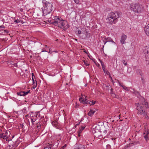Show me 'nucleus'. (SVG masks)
Listing matches in <instances>:
<instances>
[{"label":"nucleus","mask_w":149,"mask_h":149,"mask_svg":"<svg viewBox=\"0 0 149 149\" xmlns=\"http://www.w3.org/2000/svg\"><path fill=\"white\" fill-rule=\"evenodd\" d=\"M86 96L85 97V99H84V97H81L79 98V101L81 103H83L84 104H87L88 103H90L91 102L90 101H88L86 98Z\"/></svg>","instance_id":"nucleus-6"},{"label":"nucleus","mask_w":149,"mask_h":149,"mask_svg":"<svg viewBox=\"0 0 149 149\" xmlns=\"http://www.w3.org/2000/svg\"><path fill=\"white\" fill-rule=\"evenodd\" d=\"M122 87H123V88L124 89V90H125L126 91H129V88L128 87H127L125 86L124 85H123L122 86Z\"/></svg>","instance_id":"nucleus-17"},{"label":"nucleus","mask_w":149,"mask_h":149,"mask_svg":"<svg viewBox=\"0 0 149 149\" xmlns=\"http://www.w3.org/2000/svg\"><path fill=\"white\" fill-rule=\"evenodd\" d=\"M138 71H139L140 72V71H140V70H138Z\"/></svg>","instance_id":"nucleus-44"},{"label":"nucleus","mask_w":149,"mask_h":149,"mask_svg":"<svg viewBox=\"0 0 149 149\" xmlns=\"http://www.w3.org/2000/svg\"><path fill=\"white\" fill-rule=\"evenodd\" d=\"M143 116L146 119L148 118V116L147 115V113L146 112L144 111L143 112Z\"/></svg>","instance_id":"nucleus-13"},{"label":"nucleus","mask_w":149,"mask_h":149,"mask_svg":"<svg viewBox=\"0 0 149 149\" xmlns=\"http://www.w3.org/2000/svg\"><path fill=\"white\" fill-rule=\"evenodd\" d=\"M51 23L60 27H64L65 26L67 22L60 17L56 16L54 17L53 21Z\"/></svg>","instance_id":"nucleus-3"},{"label":"nucleus","mask_w":149,"mask_h":149,"mask_svg":"<svg viewBox=\"0 0 149 149\" xmlns=\"http://www.w3.org/2000/svg\"><path fill=\"white\" fill-rule=\"evenodd\" d=\"M119 85L120 86H122L123 85H122L120 83H119Z\"/></svg>","instance_id":"nucleus-37"},{"label":"nucleus","mask_w":149,"mask_h":149,"mask_svg":"<svg viewBox=\"0 0 149 149\" xmlns=\"http://www.w3.org/2000/svg\"><path fill=\"white\" fill-rule=\"evenodd\" d=\"M85 35L87 36H86V37L87 38H88V37H87V32L86 33Z\"/></svg>","instance_id":"nucleus-39"},{"label":"nucleus","mask_w":149,"mask_h":149,"mask_svg":"<svg viewBox=\"0 0 149 149\" xmlns=\"http://www.w3.org/2000/svg\"><path fill=\"white\" fill-rule=\"evenodd\" d=\"M122 61L124 65H127V62L125 60H123Z\"/></svg>","instance_id":"nucleus-24"},{"label":"nucleus","mask_w":149,"mask_h":149,"mask_svg":"<svg viewBox=\"0 0 149 149\" xmlns=\"http://www.w3.org/2000/svg\"><path fill=\"white\" fill-rule=\"evenodd\" d=\"M95 112V111H93L92 110H91L88 113V115L91 116L93 115Z\"/></svg>","instance_id":"nucleus-11"},{"label":"nucleus","mask_w":149,"mask_h":149,"mask_svg":"<svg viewBox=\"0 0 149 149\" xmlns=\"http://www.w3.org/2000/svg\"><path fill=\"white\" fill-rule=\"evenodd\" d=\"M47 52V51H42V52Z\"/></svg>","instance_id":"nucleus-42"},{"label":"nucleus","mask_w":149,"mask_h":149,"mask_svg":"<svg viewBox=\"0 0 149 149\" xmlns=\"http://www.w3.org/2000/svg\"><path fill=\"white\" fill-rule=\"evenodd\" d=\"M4 31L5 32H6V33H8V31H6V30H5Z\"/></svg>","instance_id":"nucleus-36"},{"label":"nucleus","mask_w":149,"mask_h":149,"mask_svg":"<svg viewBox=\"0 0 149 149\" xmlns=\"http://www.w3.org/2000/svg\"><path fill=\"white\" fill-rule=\"evenodd\" d=\"M42 7L41 8L43 15H47L49 14L53 10V5L52 3L45 0H42Z\"/></svg>","instance_id":"nucleus-1"},{"label":"nucleus","mask_w":149,"mask_h":149,"mask_svg":"<svg viewBox=\"0 0 149 149\" xmlns=\"http://www.w3.org/2000/svg\"><path fill=\"white\" fill-rule=\"evenodd\" d=\"M0 137L1 138H3V133H2L0 134Z\"/></svg>","instance_id":"nucleus-27"},{"label":"nucleus","mask_w":149,"mask_h":149,"mask_svg":"<svg viewBox=\"0 0 149 149\" xmlns=\"http://www.w3.org/2000/svg\"><path fill=\"white\" fill-rule=\"evenodd\" d=\"M22 126V127H23V126H24V125H21Z\"/></svg>","instance_id":"nucleus-41"},{"label":"nucleus","mask_w":149,"mask_h":149,"mask_svg":"<svg viewBox=\"0 0 149 149\" xmlns=\"http://www.w3.org/2000/svg\"><path fill=\"white\" fill-rule=\"evenodd\" d=\"M78 33L79 34H80L81 33V31L80 30H79L78 31Z\"/></svg>","instance_id":"nucleus-33"},{"label":"nucleus","mask_w":149,"mask_h":149,"mask_svg":"<svg viewBox=\"0 0 149 149\" xmlns=\"http://www.w3.org/2000/svg\"><path fill=\"white\" fill-rule=\"evenodd\" d=\"M107 146L108 148H109L110 147V145L108 144L107 145Z\"/></svg>","instance_id":"nucleus-34"},{"label":"nucleus","mask_w":149,"mask_h":149,"mask_svg":"<svg viewBox=\"0 0 149 149\" xmlns=\"http://www.w3.org/2000/svg\"><path fill=\"white\" fill-rule=\"evenodd\" d=\"M47 148L48 149H51V146H47V147H45L43 149H46Z\"/></svg>","instance_id":"nucleus-23"},{"label":"nucleus","mask_w":149,"mask_h":149,"mask_svg":"<svg viewBox=\"0 0 149 149\" xmlns=\"http://www.w3.org/2000/svg\"><path fill=\"white\" fill-rule=\"evenodd\" d=\"M74 149H84V145H79L78 147Z\"/></svg>","instance_id":"nucleus-12"},{"label":"nucleus","mask_w":149,"mask_h":149,"mask_svg":"<svg viewBox=\"0 0 149 149\" xmlns=\"http://www.w3.org/2000/svg\"><path fill=\"white\" fill-rule=\"evenodd\" d=\"M78 125V124H77L75 125V126H76V125Z\"/></svg>","instance_id":"nucleus-45"},{"label":"nucleus","mask_w":149,"mask_h":149,"mask_svg":"<svg viewBox=\"0 0 149 149\" xmlns=\"http://www.w3.org/2000/svg\"><path fill=\"white\" fill-rule=\"evenodd\" d=\"M100 63L102 66V68L104 72V73H106L107 75H109V72L107 71H106L105 70V68L104 66V63L102 61H100Z\"/></svg>","instance_id":"nucleus-10"},{"label":"nucleus","mask_w":149,"mask_h":149,"mask_svg":"<svg viewBox=\"0 0 149 149\" xmlns=\"http://www.w3.org/2000/svg\"><path fill=\"white\" fill-rule=\"evenodd\" d=\"M105 132L106 133L107 132H106V130H105Z\"/></svg>","instance_id":"nucleus-46"},{"label":"nucleus","mask_w":149,"mask_h":149,"mask_svg":"<svg viewBox=\"0 0 149 149\" xmlns=\"http://www.w3.org/2000/svg\"><path fill=\"white\" fill-rule=\"evenodd\" d=\"M29 93V91H28L27 92H24L25 93V95H27L28 93Z\"/></svg>","instance_id":"nucleus-32"},{"label":"nucleus","mask_w":149,"mask_h":149,"mask_svg":"<svg viewBox=\"0 0 149 149\" xmlns=\"http://www.w3.org/2000/svg\"><path fill=\"white\" fill-rule=\"evenodd\" d=\"M113 89H111V95L113 97H115L116 96L115 94L113 91Z\"/></svg>","instance_id":"nucleus-16"},{"label":"nucleus","mask_w":149,"mask_h":149,"mask_svg":"<svg viewBox=\"0 0 149 149\" xmlns=\"http://www.w3.org/2000/svg\"><path fill=\"white\" fill-rule=\"evenodd\" d=\"M26 107H24L22 110V112L23 113H26Z\"/></svg>","instance_id":"nucleus-18"},{"label":"nucleus","mask_w":149,"mask_h":149,"mask_svg":"<svg viewBox=\"0 0 149 149\" xmlns=\"http://www.w3.org/2000/svg\"><path fill=\"white\" fill-rule=\"evenodd\" d=\"M17 94L18 95H19L20 96L25 95L24 92H23V91H21V92L17 93Z\"/></svg>","instance_id":"nucleus-14"},{"label":"nucleus","mask_w":149,"mask_h":149,"mask_svg":"<svg viewBox=\"0 0 149 149\" xmlns=\"http://www.w3.org/2000/svg\"><path fill=\"white\" fill-rule=\"evenodd\" d=\"M144 138L145 139L146 141H147V140L148 139V137L147 136V134H146L145 136H144Z\"/></svg>","instance_id":"nucleus-22"},{"label":"nucleus","mask_w":149,"mask_h":149,"mask_svg":"<svg viewBox=\"0 0 149 149\" xmlns=\"http://www.w3.org/2000/svg\"><path fill=\"white\" fill-rule=\"evenodd\" d=\"M75 40H77V39Z\"/></svg>","instance_id":"nucleus-47"},{"label":"nucleus","mask_w":149,"mask_h":149,"mask_svg":"<svg viewBox=\"0 0 149 149\" xmlns=\"http://www.w3.org/2000/svg\"><path fill=\"white\" fill-rule=\"evenodd\" d=\"M32 80L33 82V84H35L36 83V81H35L34 80V78H35V76L34 74L33 73H32Z\"/></svg>","instance_id":"nucleus-15"},{"label":"nucleus","mask_w":149,"mask_h":149,"mask_svg":"<svg viewBox=\"0 0 149 149\" xmlns=\"http://www.w3.org/2000/svg\"><path fill=\"white\" fill-rule=\"evenodd\" d=\"M120 12L118 11L109 13L106 19L107 22L109 24H115L114 21L120 17Z\"/></svg>","instance_id":"nucleus-2"},{"label":"nucleus","mask_w":149,"mask_h":149,"mask_svg":"<svg viewBox=\"0 0 149 149\" xmlns=\"http://www.w3.org/2000/svg\"><path fill=\"white\" fill-rule=\"evenodd\" d=\"M8 136L6 134H5L3 133V139H6L7 138H8Z\"/></svg>","instance_id":"nucleus-21"},{"label":"nucleus","mask_w":149,"mask_h":149,"mask_svg":"<svg viewBox=\"0 0 149 149\" xmlns=\"http://www.w3.org/2000/svg\"><path fill=\"white\" fill-rule=\"evenodd\" d=\"M31 122L33 124H34L33 123L36 120V119L34 118H31Z\"/></svg>","instance_id":"nucleus-20"},{"label":"nucleus","mask_w":149,"mask_h":149,"mask_svg":"<svg viewBox=\"0 0 149 149\" xmlns=\"http://www.w3.org/2000/svg\"><path fill=\"white\" fill-rule=\"evenodd\" d=\"M75 3L77 4H78L79 3V0H74Z\"/></svg>","instance_id":"nucleus-28"},{"label":"nucleus","mask_w":149,"mask_h":149,"mask_svg":"<svg viewBox=\"0 0 149 149\" xmlns=\"http://www.w3.org/2000/svg\"><path fill=\"white\" fill-rule=\"evenodd\" d=\"M144 100V101L140 104L138 103L136 104L138 113L140 115H143V112L144 111V107L146 109L149 107L148 103L146 102L145 100Z\"/></svg>","instance_id":"nucleus-5"},{"label":"nucleus","mask_w":149,"mask_h":149,"mask_svg":"<svg viewBox=\"0 0 149 149\" xmlns=\"http://www.w3.org/2000/svg\"><path fill=\"white\" fill-rule=\"evenodd\" d=\"M7 135L8 134V132L7 131H6L5 132V133Z\"/></svg>","instance_id":"nucleus-35"},{"label":"nucleus","mask_w":149,"mask_h":149,"mask_svg":"<svg viewBox=\"0 0 149 149\" xmlns=\"http://www.w3.org/2000/svg\"><path fill=\"white\" fill-rule=\"evenodd\" d=\"M84 64L86 66H88L89 65V64L88 63H87L85 61H84Z\"/></svg>","instance_id":"nucleus-30"},{"label":"nucleus","mask_w":149,"mask_h":149,"mask_svg":"<svg viewBox=\"0 0 149 149\" xmlns=\"http://www.w3.org/2000/svg\"><path fill=\"white\" fill-rule=\"evenodd\" d=\"M130 10L134 11L135 13H141L143 12L144 10V6L139 3L131 4L130 6Z\"/></svg>","instance_id":"nucleus-4"},{"label":"nucleus","mask_w":149,"mask_h":149,"mask_svg":"<svg viewBox=\"0 0 149 149\" xmlns=\"http://www.w3.org/2000/svg\"><path fill=\"white\" fill-rule=\"evenodd\" d=\"M104 42V45H105L106 43L108 42H111L113 43H114V45L116 44V43L113 41V40L110 37H108L107 38H105L104 40H103Z\"/></svg>","instance_id":"nucleus-8"},{"label":"nucleus","mask_w":149,"mask_h":149,"mask_svg":"<svg viewBox=\"0 0 149 149\" xmlns=\"http://www.w3.org/2000/svg\"><path fill=\"white\" fill-rule=\"evenodd\" d=\"M84 128H85L84 127V126H82L81 127L80 130H81V131H82L83 130H84Z\"/></svg>","instance_id":"nucleus-31"},{"label":"nucleus","mask_w":149,"mask_h":149,"mask_svg":"<svg viewBox=\"0 0 149 149\" xmlns=\"http://www.w3.org/2000/svg\"><path fill=\"white\" fill-rule=\"evenodd\" d=\"M82 131H81V130H79L78 132V135H79V136H80V134H81V132H82Z\"/></svg>","instance_id":"nucleus-26"},{"label":"nucleus","mask_w":149,"mask_h":149,"mask_svg":"<svg viewBox=\"0 0 149 149\" xmlns=\"http://www.w3.org/2000/svg\"><path fill=\"white\" fill-rule=\"evenodd\" d=\"M144 31L147 35L149 36V24L144 27Z\"/></svg>","instance_id":"nucleus-9"},{"label":"nucleus","mask_w":149,"mask_h":149,"mask_svg":"<svg viewBox=\"0 0 149 149\" xmlns=\"http://www.w3.org/2000/svg\"><path fill=\"white\" fill-rule=\"evenodd\" d=\"M52 124L53 125H54V124L53 123H52Z\"/></svg>","instance_id":"nucleus-43"},{"label":"nucleus","mask_w":149,"mask_h":149,"mask_svg":"<svg viewBox=\"0 0 149 149\" xmlns=\"http://www.w3.org/2000/svg\"><path fill=\"white\" fill-rule=\"evenodd\" d=\"M64 148V146H63L62 148H61L60 149H63Z\"/></svg>","instance_id":"nucleus-38"},{"label":"nucleus","mask_w":149,"mask_h":149,"mask_svg":"<svg viewBox=\"0 0 149 149\" xmlns=\"http://www.w3.org/2000/svg\"><path fill=\"white\" fill-rule=\"evenodd\" d=\"M14 22L17 23H18L20 22V21L19 19H16L14 21Z\"/></svg>","instance_id":"nucleus-25"},{"label":"nucleus","mask_w":149,"mask_h":149,"mask_svg":"<svg viewBox=\"0 0 149 149\" xmlns=\"http://www.w3.org/2000/svg\"><path fill=\"white\" fill-rule=\"evenodd\" d=\"M29 116V115H26V117H27L28 116Z\"/></svg>","instance_id":"nucleus-40"},{"label":"nucleus","mask_w":149,"mask_h":149,"mask_svg":"<svg viewBox=\"0 0 149 149\" xmlns=\"http://www.w3.org/2000/svg\"><path fill=\"white\" fill-rule=\"evenodd\" d=\"M37 128L38 129H39L40 128V127L41 126V125L39 123H38L37 124Z\"/></svg>","instance_id":"nucleus-19"},{"label":"nucleus","mask_w":149,"mask_h":149,"mask_svg":"<svg viewBox=\"0 0 149 149\" xmlns=\"http://www.w3.org/2000/svg\"><path fill=\"white\" fill-rule=\"evenodd\" d=\"M95 103V102L93 101H92L91 102V105H94Z\"/></svg>","instance_id":"nucleus-29"},{"label":"nucleus","mask_w":149,"mask_h":149,"mask_svg":"<svg viewBox=\"0 0 149 149\" xmlns=\"http://www.w3.org/2000/svg\"><path fill=\"white\" fill-rule=\"evenodd\" d=\"M127 38V36L124 34L122 35L121 36L120 42L121 44H123L125 43V41Z\"/></svg>","instance_id":"nucleus-7"}]
</instances>
